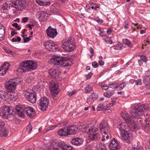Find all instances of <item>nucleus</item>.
Wrapping results in <instances>:
<instances>
[{"instance_id":"obj_62","label":"nucleus","mask_w":150,"mask_h":150,"mask_svg":"<svg viewBox=\"0 0 150 150\" xmlns=\"http://www.w3.org/2000/svg\"><path fill=\"white\" fill-rule=\"evenodd\" d=\"M134 150H143V148L141 146H137L136 147L134 148Z\"/></svg>"},{"instance_id":"obj_47","label":"nucleus","mask_w":150,"mask_h":150,"mask_svg":"<svg viewBox=\"0 0 150 150\" xmlns=\"http://www.w3.org/2000/svg\"><path fill=\"white\" fill-rule=\"evenodd\" d=\"M106 148L105 145L102 143H100L99 144V150H102Z\"/></svg>"},{"instance_id":"obj_17","label":"nucleus","mask_w":150,"mask_h":150,"mask_svg":"<svg viewBox=\"0 0 150 150\" xmlns=\"http://www.w3.org/2000/svg\"><path fill=\"white\" fill-rule=\"evenodd\" d=\"M26 107L23 105H16V110L18 115L21 116H23L25 113Z\"/></svg>"},{"instance_id":"obj_6","label":"nucleus","mask_w":150,"mask_h":150,"mask_svg":"<svg viewBox=\"0 0 150 150\" xmlns=\"http://www.w3.org/2000/svg\"><path fill=\"white\" fill-rule=\"evenodd\" d=\"M24 95L28 100L32 103H35L36 100V93L33 90L27 89L24 92Z\"/></svg>"},{"instance_id":"obj_19","label":"nucleus","mask_w":150,"mask_h":150,"mask_svg":"<svg viewBox=\"0 0 150 150\" xmlns=\"http://www.w3.org/2000/svg\"><path fill=\"white\" fill-rule=\"evenodd\" d=\"M25 113L30 118L33 117L36 115L35 110L30 106L26 107Z\"/></svg>"},{"instance_id":"obj_1","label":"nucleus","mask_w":150,"mask_h":150,"mask_svg":"<svg viewBox=\"0 0 150 150\" xmlns=\"http://www.w3.org/2000/svg\"><path fill=\"white\" fill-rule=\"evenodd\" d=\"M50 62H52L54 67L53 68L49 70V72L50 76L53 79L59 78L60 73V71L58 69H55L54 68L71 66L72 64L71 60L69 59L55 56L51 59Z\"/></svg>"},{"instance_id":"obj_11","label":"nucleus","mask_w":150,"mask_h":150,"mask_svg":"<svg viewBox=\"0 0 150 150\" xmlns=\"http://www.w3.org/2000/svg\"><path fill=\"white\" fill-rule=\"evenodd\" d=\"M50 91L52 97L54 98L58 94L59 90L58 88V86L54 81L50 83Z\"/></svg>"},{"instance_id":"obj_14","label":"nucleus","mask_w":150,"mask_h":150,"mask_svg":"<svg viewBox=\"0 0 150 150\" xmlns=\"http://www.w3.org/2000/svg\"><path fill=\"white\" fill-rule=\"evenodd\" d=\"M46 32L47 36L52 38L56 37L57 34L56 29L52 28L50 26L47 29Z\"/></svg>"},{"instance_id":"obj_49","label":"nucleus","mask_w":150,"mask_h":150,"mask_svg":"<svg viewBox=\"0 0 150 150\" xmlns=\"http://www.w3.org/2000/svg\"><path fill=\"white\" fill-rule=\"evenodd\" d=\"M142 80L141 79H139L135 81V84L137 85H141L142 84Z\"/></svg>"},{"instance_id":"obj_60","label":"nucleus","mask_w":150,"mask_h":150,"mask_svg":"<svg viewBox=\"0 0 150 150\" xmlns=\"http://www.w3.org/2000/svg\"><path fill=\"white\" fill-rule=\"evenodd\" d=\"M27 26H28V27L29 28V29L32 30L33 28H32L33 27H34V25L33 24H31L29 23L27 24Z\"/></svg>"},{"instance_id":"obj_59","label":"nucleus","mask_w":150,"mask_h":150,"mask_svg":"<svg viewBox=\"0 0 150 150\" xmlns=\"http://www.w3.org/2000/svg\"><path fill=\"white\" fill-rule=\"evenodd\" d=\"M101 87L103 89L105 90H107L109 88L108 86L106 85H102Z\"/></svg>"},{"instance_id":"obj_54","label":"nucleus","mask_w":150,"mask_h":150,"mask_svg":"<svg viewBox=\"0 0 150 150\" xmlns=\"http://www.w3.org/2000/svg\"><path fill=\"white\" fill-rule=\"evenodd\" d=\"M32 37V36H30L29 37L25 38H24V42H28L30 40V38Z\"/></svg>"},{"instance_id":"obj_35","label":"nucleus","mask_w":150,"mask_h":150,"mask_svg":"<svg viewBox=\"0 0 150 150\" xmlns=\"http://www.w3.org/2000/svg\"><path fill=\"white\" fill-rule=\"evenodd\" d=\"M122 41L124 43L127 45L129 47H132V44L129 40L125 39L122 40Z\"/></svg>"},{"instance_id":"obj_41","label":"nucleus","mask_w":150,"mask_h":150,"mask_svg":"<svg viewBox=\"0 0 150 150\" xmlns=\"http://www.w3.org/2000/svg\"><path fill=\"white\" fill-rule=\"evenodd\" d=\"M92 86L91 85H89L85 88V90L86 93H88L91 91L92 89Z\"/></svg>"},{"instance_id":"obj_38","label":"nucleus","mask_w":150,"mask_h":150,"mask_svg":"<svg viewBox=\"0 0 150 150\" xmlns=\"http://www.w3.org/2000/svg\"><path fill=\"white\" fill-rule=\"evenodd\" d=\"M2 93L3 94L1 95V99L5 98V100L8 99V92H3Z\"/></svg>"},{"instance_id":"obj_33","label":"nucleus","mask_w":150,"mask_h":150,"mask_svg":"<svg viewBox=\"0 0 150 150\" xmlns=\"http://www.w3.org/2000/svg\"><path fill=\"white\" fill-rule=\"evenodd\" d=\"M36 3L40 6H46L50 5L51 3L50 2H43L40 0H35Z\"/></svg>"},{"instance_id":"obj_40","label":"nucleus","mask_w":150,"mask_h":150,"mask_svg":"<svg viewBox=\"0 0 150 150\" xmlns=\"http://www.w3.org/2000/svg\"><path fill=\"white\" fill-rule=\"evenodd\" d=\"M114 49L115 50H120L122 47V44L121 43H118L117 45L113 47Z\"/></svg>"},{"instance_id":"obj_27","label":"nucleus","mask_w":150,"mask_h":150,"mask_svg":"<svg viewBox=\"0 0 150 150\" xmlns=\"http://www.w3.org/2000/svg\"><path fill=\"white\" fill-rule=\"evenodd\" d=\"M88 138L90 140H97L99 139V134L97 133H95L89 134Z\"/></svg>"},{"instance_id":"obj_25","label":"nucleus","mask_w":150,"mask_h":150,"mask_svg":"<svg viewBox=\"0 0 150 150\" xmlns=\"http://www.w3.org/2000/svg\"><path fill=\"white\" fill-rule=\"evenodd\" d=\"M5 30L4 26L0 23V40L2 41L5 38Z\"/></svg>"},{"instance_id":"obj_44","label":"nucleus","mask_w":150,"mask_h":150,"mask_svg":"<svg viewBox=\"0 0 150 150\" xmlns=\"http://www.w3.org/2000/svg\"><path fill=\"white\" fill-rule=\"evenodd\" d=\"M105 40L108 43L112 44V42L111 37H107L105 39Z\"/></svg>"},{"instance_id":"obj_30","label":"nucleus","mask_w":150,"mask_h":150,"mask_svg":"<svg viewBox=\"0 0 150 150\" xmlns=\"http://www.w3.org/2000/svg\"><path fill=\"white\" fill-rule=\"evenodd\" d=\"M38 13H39L40 16L39 18H43V19H42V18H41L42 21H44L45 19L46 20L47 19L48 15L45 11H40L38 12Z\"/></svg>"},{"instance_id":"obj_3","label":"nucleus","mask_w":150,"mask_h":150,"mask_svg":"<svg viewBox=\"0 0 150 150\" xmlns=\"http://www.w3.org/2000/svg\"><path fill=\"white\" fill-rule=\"evenodd\" d=\"M148 110V105L139 104L134 107L131 112V114L134 117L138 118L141 115V112L147 111Z\"/></svg>"},{"instance_id":"obj_2","label":"nucleus","mask_w":150,"mask_h":150,"mask_svg":"<svg viewBox=\"0 0 150 150\" xmlns=\"http://www.w3.org/2000/svg\"><path fill=\"white\" fill-rule=\"evenodd\" d=\"M28 0H11L4 3L2 6L3 10H8L10 7H13L17 10L22 9L24 6L25 2Z\"/></svg>"},{"instance_id":"obj_48","label":"nucleus","mask_w":150,"mask_h":150,"mask_svg":"<svg viewBox=\"0 0 150 150\" xmlns=\"http://www.w3.org/2000/svg\"><path fill=\"white\" fill-rule=\"evenodd\" d=\"M12 25L13 27H15L16 28H17L18 30H19L21 29V27L18 25V23H13Z\"/></svg>"},{"instance_id":"obj_29","label":"nucleus","mask_w":150,"mask_h":150,"mask_svg":"<svg viewBox=\"0 0 150 150\" xmlns=\"http://www.w3.org/2000/svg\"><path fill=\"white\" fill-rule=\"evenodd\" d=\"M8 134V130L7 129L3 127L0 129V136L1 137L7 136Z\"/></svg>"},{"instance_id":"obj_5","label":"nucleus","mask_w":150,"mask_h":150,"mask_svg":"<svg viewBox=\"0 0 150 150\" xmlns=\"http://www.w3.org/2000/svg\"><path fill=\"white\" fill-rule=\"evenodd\" d=\"M122 117L123 119L127 123V124L130 126V128L136 130L139 129L138 123L135 122L132 117L129 116L127 114L124 115Z\"/></svg>"},{"instance_id":"obj_8","label":"nucleus","mask_w":150,"mask_h":150,"mask_svg":"<svg viewBox=\"0 0 150 150\" xmlns=\"http://www.w3.org/2000/svg\"><path fill=\"white\" fill-rule=\"evenodd\" d=\"M99 128L102 134H106L109 133V128L107 121L103 120L100 124Z\"/></svg>"},{"instance_id":"obj_24","label":"nucleus","mask_w":150,"mask_h":150,"mask_svg":"<svg viewBox=\"0 0 150 150\" xmlns=\"http://www.w3.org/2000/svg\"><path fill=\"white\" fill-rule=\"evenodd\" d=\"M71 142L74 145L80 146L83 144V139L79 138H77L73 139Z\"/></svg>"},{"instance_id":"obj_28","label":"nucleus","mask_w":150,"mask_h":150,"mask_svg":"<svg viewBox=\"0 0 150 150\" xmlns=\"http://www.w3.org/2000/svg\"><path fill=\"white\" fill-rule=\"evenodd\" d=\"M60 148L62 150H73L72 147L70 145L66 144L65 143L62 142L60 144Z\"/></svg>"},{"instance_id":"obj_20","label":"nucleus","mask_w":150,"mask_h":150,"mask_svg":"<svg viewBox=\"0 0 150 150\" xmlns=\"http://www.w3.org/2000/svg\"><path fill=\"white\" fill-rule=\"evenodd\" d=\"M68 134L73 135L75 134L78 131V128L75 125L67 127Z\"/></svg>"},{"instance_id":"obj_50","label":"nucleus","mask_w":150,"mask_h":150,"mask_svg":"<svg viewBox=\"0 0 150 150\" xmlns=\"http://www.w3.org/2000/svg\"><path fill=\"white\" fill-rule=\"evenodd\" d=\"M92 66L95 68H97L98 66V64L96 62H92Z\"/></svg>"},{"instance_id":"obj_10","label":"nucleus","mask_w":150,"mask_h":150,"mask_svg":"<svg viewBox=\"0 0 150 150\" xmlns=\"http://www.w3.org/2000/svg\"><path fill=\"white\" fill-rule=\"evenodd\" d=\"M44 45L46 49L53 52L56 51V49L57 47L55 42L52 40L45 41L44 42Z\"/></svg>"},{"instance_id":"obj_15","label":"nucleus","mask_w":150,"mask_h":150,"mask_svg":"<svg viewBox=\"0 0 150 150\" xmlns=\"http://www.w3.org/2000/svg\"><path fill=\"white\" fill-rule=\"evenodd\" d=\"M109 147L110 150H117L120 148V146L117 140L114 139L111 141Z\"/></svg>"},{"instance_id":"obj_36","label":"nucleus","mask_w":150,"mask_h":150,"mask_svg":"<svg viewBox=\"0 0 150 150\" xmlns=\"http://www.w3.org/2000/svg\"><path fill=\"white\" fill-rule=\"evenodd\" d=\"M150 78L149 76L146 75L143 78V81L144 83L145 84H149Z\"/></svg>"},{"instance_id":"obj_37","label":"nucleus","mask_w":150,"mask_h":150,"mask_svg":"<svg viewBox=\"0 0 150 150\" xmlns=\"http://www.w3.org/2000/svg\"><path fill=\"white\" fill-rule=\"evenodd\" d=\"M8 99H9L10 100H15L16 99V97L15 96L14 93L11 92L9 91L8 92Z\"/></svg>"},{"instance_id":"obj_32","label":"nucleus","mask_w":150,"mask_h":150,"mask_svg":"<svg viewBox=\"0 0 150 150\" xmlns=\"http://www.w3.org/2000/svg\"><path fill=\"white\" fill-rule=\"evenodd\" d=\"M113 85L111 84L109 85L110 88H112V87L115 88H116L117 89V90H122L126 86L125 83H123L121 84H120L118 85L116 87L113 86Z\"/></svg>"},{"instance_id":"obj_46","label":"nucleus","mask_w":150,"mask_h":150,"mask_svg":"<svg viewBox=\"0 0 150 150\" xmlns=\"http://www.w3.org/2000/svg\"><path fill=\"white\" fill-rule=\"evenodd\" d=\"M32 129V127L30 125H28L26 127V131L28 133H30Z\"/></svg>"},{"instance_id":"obj_12","label":"nucleus","mask_w":150,"mask_h":150,"mask_svg":"<svg viewBox=\"0 0 150 150\" xmlns=\"http://www.w3.org/2000/svg\"><path fill=\"white\" fill-rule=\"evenodd\" d=\"M38 104L40 109L43 111L46 110L49 104V101L47 98H41L38 101Z\"/></svg>"},{"instance_id":"obj_22","label":"nucleus","mask_w":150,"mask_h":150,"mask_svg":"<svg viewBox=\"0 0 150 150\" xmlns=\"http://www.w3.org/2000/svg\"><path fill=\"white\" fill-rule=\"evenodd\" d=\"M27 65L25 61L22 62L19 67L17 69L18 71L23 73L26 71H28Z\"/></svg>"},{"instance_id":"obj_23","label":"nucleus","mask_w":150,"mask_h":150,"mask_svg":"<svg viewBox=\"0 0 150 150\" xmlns=\"http://www.w3.org/2000/svg\"><path fill=\"white\" fill-rule=\"evenodd\" d=\"M67 127H65L59 130L57 132L58 134L60 136H66L69 135Z\"/></svg>"},{"instance_id":"obj_64","label":"nucleus","mask_w":150,"mask_h":150,"mask_svg":"<svg viewBox=\"0 0 150 150\" xmlns=\"http://www.w3.org/2000/svg\"><path fill=\"white\" fill-rule=\"evenodd\" d=\"M100 66H103L104 64V62L101 60H99L98 62Z\"/></svg>"},{"instance_id":"obj_16","label":"nucleus","mask_w":150,"mask_h":150,"mask_svg":"<svg viewBox=\"0 0 150 150\" xmlns=\"http://www.w3.org/2000/svg\"><path fill=\"white\" fill-rule=\"evenodd\" d=\"M27 64V68L28 71H31L35 69L37 67V64L36 62L31 60L25 61Z\"/></svg>"},{"instance_id":"obj_34","label":"nucleus","mask_w":150,"mask_h":150,"mask_svg":"<svg viewBox=\"0 0 150 150\" xmlns=\"http://www.w3.org/2000/svg\"><path fill=\"white\" fill-rule=\"evenodd\" d=\"M114 93V91L113 90H111L105 92L104 93L103 95L104 96L106 97L110 98L113 94Z\"/></svg>"},{"instance_id":"obj_57","label":"nucleus","mask_w":150,"mask_h":150,"mask_svg":"<svg viewBox=\"0 0 150 150\" xmlns=\"http://www.w3.org/2000/svg\"><path fill=\"white\" fill-rule=\"evenodd\" d=\"M91 8L89 7V6H86V7L85 8V9L86 11L88 12H90V10Z\"/></svg>"},{"instance_id":"obj_18","label":"nucleus","mask_w":150,"mask_h":150,"mask_svg":"<svg viewBox=\"0 0 150 150\" xmlns=\"http://www.w3.org/2000/svg\"><path fill=\"white\" fill-rule=\"evenodd\" d=\"M10 66L9 63L5 62L0 68V75L2 76H4L6 74Z\"/></svg>"},{"instance_id":"obj_21","label":"nucleus","mask_w":150,"mask_h":150,"mask_svg":"<svg viewBox=\"0 0 150 150\" xmlns=\"http://www.w3.org/2000/svg\"><path fill=\"white\" fill-rule=\"evenodd\" d=\"M129 126L126 123L123 122L119 124L117 126V128L121 132H123L127 131L129 130Z\"/></svg>"},{"instance_id":"obj_56","label":"nucleus","mask_w":150,"mask_h":150,"mask_svg":"<svg viewBox=\"0 0 150 150\" xmlns=\"http://www.w3.org/2000/svg\"><path fill=\"white\" fill-rule=\"evenodd\" d=\"M76 90H74L70 92H68L67 93L69 96H71L76 93Z\"/></svg>"},{"instance_id":"obj_45","label":"nucleus","mask_w":150,"mask_h":150,"mask_svg":"<svg viewBox=\"0 0 150 150\" xmlns=\"http://www.w3.org/2000/svg\"><path fill=\"white\" fill-rule=\"evenodd\" d=\"M92 96H90L87 99V102L88 103H91L94 100L93 99V97Z\"/></svg>"},{"instance_id":"obj_53","label":"nucleus","mask_w":150,"mask_h":150,"mask_svg":"<svg viewBox=\"0 0 150 150\" xmlns=\"http://www.w3.org/2000/svg\"><path fill=\"white\" fill-rule=\"evenodd\" d=\"M90 53L91 54V55L90 56V57L91 58H92L94 54L93 50L91 47L90 48Z\"/></svg>"},{"instance_id":"obj_61","label":"nucleus","mask_w":150,"mask_h":150,"mask_svg":"<svg viewBox=\"0 0 150 150\" xmlns=\"http://www.w3.org/2000/svg\"><path fill=\"white\" fill-rule=\"evenodd\" d=\"M92 75V74L91 73H90L89 74H87L86 75V79H89L90 77Z\"/></svg>"},{"instance_id":"obj_52","label":"nucleus","mask_w":150,"mask_h":150,"mask_svg":"<svg viewBox=\"0 0 150 150\" xmlns=\"http://www.w3.org/2000/svg\"><path fill=\"white\" fill-rule=\"evenodd\" d=\"M5 123L4 121L0 120V128L1 129L4 127L5 126Z\"/></svg>"},{"instance_id":"obj_7","label":"nucleus","mask_w":150,"mask_h":150,"mask_svg":"<svg viewBox=\"0 0 150 150\" xmlns=\"http://www.w3.org/2000/svg\"><path fill=\"white\" fill-rule=\"evenodd\" d=\"M20 82L19 81L18 82L16 79H11L5 83V87L9 91H13L16 89L17 85Z\"/></svg>"},{"instance_id":"obj_51","label":"nucleus","mask_w":150,"mask_h":150,"mask_svg":"<svg viewBox=\"0 0 150 150\" xmlns=\"http://www.w3.org/2000/svg\"><path fill=\"white\" fill-rule=\"evenodd\" d=\"M146 122V124H144V127L145 129H148L150 128V125H149V123L148 122L147 123V122Z\"/></svg>"},{"instance_id":"obj_42","label":"nucleus","mask_w":150,"mask_h":150,"mask_svg":"<svg viewBox=\"0 0 150 150\" xmlns=\"http://www.w3.org/2000/svg\"><path fill=\"white\" fill-rule=\"evenodd\" d=\"M104 107V106L103 104H100L98 105L97 108V111H101L103 109Z\"/></svg>"},{"instance_id":"obj_39","label":"nucleus","mask_w":150,"mask_h":150,"mask_svg":"<svg viewBox=\"0 0 150 150\" xmlns=\"http://www.w3.org/2000/svg\"><path fill=\"white\" fill-rule=\"evenodd\" d=\"M89 7H91V8L94 9L95 10H97V9L99 8L97 4H94L93 3H92L89 4Z\"/></svg>"},{"instance_id":"obj_63","label":"nucleus","mask_w":150,"mask_h":150,"mask_svg":"<svg viewBox=\"0 0 150 150\" xmlns=\"http://www.w3.org/2000/svg\"><path fill=\"white\" fill-rule=\"evenodd\" d=\"M28 18L27 17H25L22 18L23 22L24 23L27 22Z\"/></svg>"},{"instance_id":"obj_31","label":"nucleus","mask_w":150,"mask_h":150,"mask_svg":"<svg viewBox=\"0 0 150 150\" xmlns=\"http://www.w3.org/2000/svg\"><path fill=\"white\" fill-rule=\"evenodd\" d=\"M62 143V142H58L55 141H53L51 144L49 148H57V146H59L60 148L61 146L60 144Z\"/></svg>"},{"instance_id":"obj_4","label":"nucleus","mask_w":150,"mask_h":150,"mask_svg":"<svg viewBox=\"0 0 150 150\" xmlns=\"http://www.w3.org/2000/svg\"><path fill=\"white\" fill-rule=\"evenodd\" d=\"M76 46V44L74 38L69 37L67 40H64L62 44L64 49L67 52L73 50Z\"/></svg>"},{"instance_id":"obj_43","label":"nucleus","mask_w":150,"mask_h":150,"mask_svg":"<svg viewBox=\"0 0 150 150\" xmlns=\"http://www.w3.org/2000/svg\"><path fill=\"white\" fill-rule=\"evenodd\" d=\"M140 57V59L142 60L144 62H146L147 61V58L145 56L141 55Z\"/></svg>"},{"instance_id":"obj_58","label":"nucleus","mask_w":150,"mask_h":150,"mask_svg":"<svg viewBox=\"0 0 150 150\" xmlns=\"http://www.w3.org/2000/svg\"><path fill=\"white\" fill-rule=\"evenodd\" d=\"M124 23L125 24V25L124 26V28L125 29H128L129 28V23L126 21L124 22Z\"/></svg>"},{"instance_id":"obj_26","label":"nucleus","mask_w":150,"mask_h":150,"mask_svg":"<svg viewBox=\"0 0 150 150\" xmlns=\"http://www.w3.org/2000/svg\"><path fill=\"white\" fill-rule=\"evenodd\" d=\"M121 133H122L121 135V139L123 140L127 139L131 136V134L129 130Z\"/></svg>"},{"instance_id":"obj_13","label":"nucleus","mask_w":150,"mask_h":150,"mask_svg":"<svg viewBox=\"0 0 150 150\" xmlns=\"http://www.w3.org/2000/svg\"><path fill=\"white\" fill-rule=\"evenodd\" d=\"M10 107L7 105H4L0 110V116L3 117L12 113Z\"/></svg>"},{"instance_id":"obj_55","label":"nucleus","mask_w":150,"mask_h":150,"mask_svg":"<svg viewBox=\"0 0 150 150\" xmlns=\"http://www.w3.org/2000/svg\"><path fill=\"white\" fill-rule=\"evenodd\" d=\"M91 96H92V97H93V98L94 100H95L98 98V96L97 94L95 93H93Z\"/></svg>"},{"instance_id":"obj_9","label":"nucleus","mask_w":150,"mask_h":150,"mask_svg":"<svg viewBox=\"0 0 150 150\" xmlns=\"http://www.w3.org/2000/svg\"><path fill=\"white\" fill-rule=\"evenodd\" d=\"M81 131L83 133H87L88 134L96 133L98 129L93 125H89L82 128Z\"/></svg>"}]
</instances>
